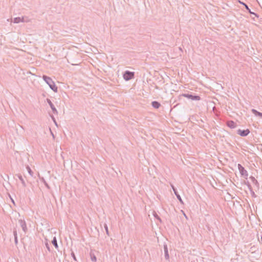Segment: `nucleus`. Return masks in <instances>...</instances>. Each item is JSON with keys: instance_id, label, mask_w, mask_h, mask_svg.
<instances>
[{"instance_id": "nucleus-1", "label": "nucleus", "mask_w": 262, "mask_h": 262, "mask_svg": "<svg viewBox=\"0 0 262 262\" xmlns=\"http://www.w3.org/2000/svg\"><path fill=\"white\" fill-rule=\"evenodd\" d=\"M42 78L44 81L49 85L51 90H52L54 92H57L58 88L56 86L54 82L50 77L46 75H43Z\"/></svg>"}, {"instance_id": "nucleus-2", "label": "nucleus", "mask_w": 262, "mask_h": 262, "mask_svg": "<svg viewBox=\"0 0 262 262\" xmlns=\"http://www.w3.org/2000/svg\"><path fill=\"white\" fill-rule=\"evenodd\" d=\"M248 257L250 261L254 262L255 260L259 259L260 258V254L258 251H255L251 252L248 255Z\"/></svg>"}, {"instance_id": "nucleus-3", "label": "nucleus", "mask_w": 262, "mask_h": 262, "mask_svg": "<svg viewBox=\"0 0 262 262\" xmlns=\"http://www.w3.org/2000/svg\"><path fill=\"white\" fill-rule=\"evenodd\" d=\"M135 73L133 72L126 71L123 74V78L126 80H129L134 77Z\"/></svg>"}, {"instance_id": "nucleus-4", "label": "nucleus", "mask_w": 262, "mask_h": 262, "mask_svg": "<svg viewBox=\"0 0 262 262\" xmlns=\"http://www.w3.org/2000/svg\"><path fill=\"white\" fill-rule=\"evenodd\" d=\"M238 168L242 176L247 179L248 173L245 168L240 164H238Z\"/></svg>"}, {"instance_id": "nucleus-5", "label": "nucleus", "mask_w": 262, "mask_h": 262, "mask_svg": "<svg viewBox=\"0 0 262 262\" xmlns=\"http://www.w3.org/2000/svg\"><path fill=\"white\" fill-rule=\"evenodd\" d=\"M182 96L192 100H199L201 99L199 96L193 95L189 94H183Z\"/></svg>"}, {"instance_id": "nucleus-6", "label": "nucleus", "mask_w": 262, "mask_h": 262, "mask_svg": "<svg viewBox=\"0 0 262 262\" xmlns=\"http://www.w3.org/2000/svg\"><path fill=\"white\" fill-rule=\"evenodd\" d=\"M250 130L248 129L245 130L238 129L237 131V134L239 135L242 137H246L250 133Z\"/></svg>"}, {"instance_id": "nucleus-7", "label": "nucleus", "mask_w": 262, "mask_h": 262, "mask_svg": "<svg viewBox=\"0 0 262 262\" xmlns=\"http://www.w3.org/2000/svg\"><path fill=\"white\" fill-rule=\"evenodd\" d=\"M239 3L243 5V6H244L245 8L247 10V11H248V12H249L250 14H252V15H254L255 16H256V17H259V16H258V15L257 14H256V13H254V12H252V11H251V10H250V9H249V8L248 6L246 4H245V3H244V2H241V1H239Z\"/></svg>"}, {"instance_id": "nucleus-8", "label": "nucleus", "mask_w": 262, "mask_h": 262, "mask_svg": "<svg viewBox=\"0 0 262 262\" xmlns=\"http://www.w3.org/2000/svg\"><path fill=\"white\" fill-rule=\"evenodd\" d=\"M47 102H48V103L50 105L51 108L52 110L53 113L54 114H57L58 112H57L56 108H55V107L54 106V104L52 103V102L51 101V100L48 98V99H47Z\"/></svg>"}, {"instance_id": "nucleus-9", "label": "nucleus", "mask_w": 262, "mask_h": 262, "mask_svg": "<svg viewBox=\"0 0 262 262\" xmlns=\"http://www.w3.org/2000/svg\"><path fill=\"white\" fill-rule=\"evenodd\" d=\"M18 223L20 225L21 227L22 228L23 230L25 232H26L27 230V228L25 221L24 220L20 219L18 220Z\"/></svg>"}, {"instance_id": "nucleus-10", "label": "nucleus", "mask_w": 262, "mask_h": 262, "mask_svg": "<svg viewBox=\"0 0 262 262\" xmlns=\"http://www.w3.org/2000/svg\"><path fill=\"white\" fill-rule=\"evenodd\" d=\"M171 187H172V190H173L175 195H176L177 199L179 200V201L180 202V203L181 204H184V203L182 201V199H181V196L180 195V194L178 193V192L177 191V189L173 185H172Z\"/></svg>"}, {"instance_id": "nucleus-11", "label": "nucleus", "mask_w": 262, "mask_h": 262, "mask_svg": "<svg viewBox=\"0 0 262 262\" xmlns=\"http://www.w3.org/2000/svg\"><path fill=\"white\" fill-rule=\"evenodd\" d=\"M25 21H26L24 20V17H15L13 19V23H16V24H18L20 22H25Z\"/></svg>"}, {"instance_id": "nucleus-12", "label": "nucleus", "mask_w": 262, "mask_h": 262, "mask_svg": "<svg viewBox=\"0 0 262 262\" xmlns=\"http://www.w3.org/2000/svg\"><path fill=\"white\" fill-rule=\"evenodd\" d=\"M227 125L231 128H234L236 127L235 123L232 120L229 121L227 123Z\"/></svg>"}, {"instance_id": "nucleus-13", "label": "nucleus", "mask_w": 262, "mask_h": 262, "mask_svg": "<svg viewBox=\"0 0 262 262\" xmlns=\"http://www.w3.org/2000/svg\"><path fill=\"white\" fill-rule=\"evenodd\" d=\"M164 250L165 254V258L166 259H168L169 258V256L168 252V248L166 245H164Z\"/></svg>"}, {"instance_id": "nucleus-14", "label": "nucleus", "mask_w": 262, "mask_h": 262, "mask_svg": "<svg viewBox=\"0 0 262 262\" xmlns=\"http://www.w3.org/2000/svg\"><path fill=\"white\" fill-rule=\"evenodd\" d=\"M151 105L155 108H159L161 106V104L157 101H154L151 102Z\"/></svg>"}, {"instance_id": "nucleus-15", "label": "nucleus", "mask_w": 262, "mask_h": 262, "mask_svg": "<svg viewBox=\"0 0 262 262\" xmlns=\"http://www.w3.org/2000/svg\"><path fill=\"white\" fill-rule=\"evenodd\" d=\"M250 179L252 181V182L253 183V184L258 189L259 188V183L257 182V181L255 179V178L253 176H251V177H250Z\"/></svg>"}, {"instance_id": "nucleus-16", "label": "nucleus", "mask_w": 262, "mask_h": 262, "mask_svg": "<svg viewBox=\"0 0 262 262\" xmlns=\"http://www.w3.org/2000/svg\"><path fill=\"white\" fill-rule=\"evenodd\" d=\"M251 112L256 116L262 118V113L258 112L255 109H252Z\"/></svg>"}, {"instance_id": "nucleus-17", "label": "nucleus", "mask_w": 262, "mask_h": 262, "mask_svg": "<svg viewBox=\"0 0 262 262\" xmlns=\"http://www.w3.org/2000/svg\"><path fill=\"white\" fill-rule=\"evenodd\" d=\"M17 176L18 178V179L20 180V181H21L23 186L24 187H25L26 186V184L24 179L23 178V177L20 174H17Z\"/></svg>"}, {"instance_id": "nucleus-18", "label": "nucleus", "mask_w": 262, "mask_h": 262, "mask_svg": "<svg viewBox=\"0 0 262 262\" xmlns=\"http://www.w3.org/2000/svg\"><path fill=\"white\" fill-rule=\"evenodd\" d=\"M13 234H14V236L15 244L16 245L18 243V239H17L16 230H15V229L14 230V231H13Z\"/></svg>"}, {"instance_id": "nucleus-19", "label": "nucleus", "mask_w": 262, "mask_h": 262, "mask_svg": "<svg viewBox=\"0 0 262 262\" xmlns=\"http://www.w3.org/2000/svg\"><path fill=\"white\" fill-rule=\"evenodd\" d=\"M52 244L55 246V247L57 249L58 247L56 237H54L52 241Z\"/></svg>"}, {"instance_id": "nucleus-20", "label": "nucleus", "mask_w": 262, "mask_h": 262, "mask_svg": "<svg viewBox=\"0 0 262 262\" xmlns=\"http://www.w3.org/2000/svg\"><path fill=\"white\" fill-rule=\"evenodd\" d=\"M41 181L43 183V184H45V185L46 186V187L48 189H50V187L49 186V185H48V184L47 183V182L45 181V179L43 178H41L40 179Z\"/></svg>"}, {"instance_id": "nucleus-21", "label": "nucleus", "mask_w": 262, "mask_h": 262, "mask_svg": "<svg viewBox=\"0 0 262 262\" xmlns=\"http://www.w3.org/2000/svg\"><path fill=\"white\" fill-rule=\"evenodd\" d=\"M26 168L28 171V173L30 174V175L31 176H33V172L32 171V170H31V168L28 165L27 167H26Z\"/></svg>"}, {"instance_id": "nucleus-22", "label": "nucleus", "mask_w": 262, "mask_h": 262, "mask_svg": "<svg viewBox=\"0 0 262 262\" xmlns=\"http://www.w3.org/2000/svg\"><path fill=\"white\" fill-rule=\"evenodd\" d=\"M90 256H91V260H92L93 261L96 262V260H97V258H96V257L95 256V255H94V254H93V253H91V254H90Z\"/></svg>"}, {"instance_id": "nucleus-23", "label": "nucleus", "mask_w": 262, "mask_h": 262, "mask_svg": "<svg viewBox=\"0 0 262 262\" xmlns=\"http://www.w3.org/2000/svg\"><path fill=\"white\" fill-rule=\"evenodd\" d=\"M104 227L106 234L107 235H109V231H108V227H107V225L106 224H104Z\"/></svg>"}, {"instance_id": "nucleus-24", "label": "nucleus", "mask_w": 262, "mask_h": 262, "mask_svg": "<svg viewBox=\"0 0 262 262\" xmlns=\"http://www.w3.org/2000/svg\"><path fill=\"white\" fill-rule=\"evenodd\" d=\"M245 183L247 184V185L249 189L250 190V191L251 190H252V186H251V185H250V184L249 183V182H247Z\"/></svg>"}, {"instance_id": "nucleus-25", "label": "nucleus", "mask_w": 262, "mask_h": 262, "mask_svg": "<svg viewBox=\"0 0 262 262\" xmlns=\"http://www.w3.org/2000/svg\"><path fill=\"white\" fill-rule=\"evenodd\" d=\"M250 192H251V194L252 197L256 198L257 195L255 194V192L253 191V190H251Z\"/></svg>"}, {"instance_id": "nucleus-26", "label": "nucleus", "mask_w": 262, "mask_h": 262, "mask_svg": "<svg viewBox=\"0 0 262 262\" xmlns=\"http://www.w3.org/2000/svg\"><path fill=\"white\" fill-rule=\"evenodd\" d=\"M71 255H72V256L73 257V259H74L75 261H76V260H77V259H76V256H75V254H74V253L73 252H72L71 253Z\"/></svg>"}, {"instance_id": "nucleus-27", "label": "nucleus", "mask_w": 262, "mask_h": 262, "mask_svg": "<svg viewBox=\"0 0 262 262\" xmlns=\"http://www.w3.org/2000/svg\"><path fill=\"white\" fill-rule=\"evenodd\" d=\"M51 117H52V119L53 121H54V122L56 126H57V122H56V120H55V118H54L53 116H51Z\"/></svg>"}, {"instance_id": "nucleus-28", "label": "nucleus", "mask_w": 262, "mask_h": 262, "mask_svg": "<svg viewBox=\"0 0 262 262\" xmlns=\"http://www.w3.org/2000/svg\"><path fill=\"white\" fill-rule=\"evenodd\" d=\"M46 246L47 248L48 249V250H49V251H50V247H49V245L48 243H46Z\"/></svg>"}, {"instance_id": "nucleus-29", "label": "nucleus", "mask_w": 262, "mask_h": 262, "mask_svg": "<svg viewBox=\"0 0 262 262\" xmlns=\"http://www.w3.org/2000/svg\"><path fill=\"white\" fill-rule=\"evenodd\" d=\"M154 216L156 218H157L158 220H159L160 221H161V219L159 217V216L156 213L154 214Z\"/></svg>"}, {"instance_id": "nucleus-30", "label": "nucleus", "mask_w": 262, "mask_h": 262, "mask_svg": "<svg viewBox=\"0 0 262 262\" xmlns=\"http://www.w3.org/2000/svg\"><path fill=\"white\" fill-rule=\"evenodd\" d=\"M260 239H261V241L262 242V236H261Z\"/></svg>"}, {"instance_id": "nucleus-31", "label": "nucleus", "mask_w": 262, "mask_h": 262, "mask_svg": "<svg viewBox=\"0 0 262 262\" xmlns=\"http://www.w3.org/2000/svg\"><path fill=\"white\" fill-rule=\"evenodd\" d=\"M184 216L187 218L186 214H184Z\"/></svg>"}]
</instances>
